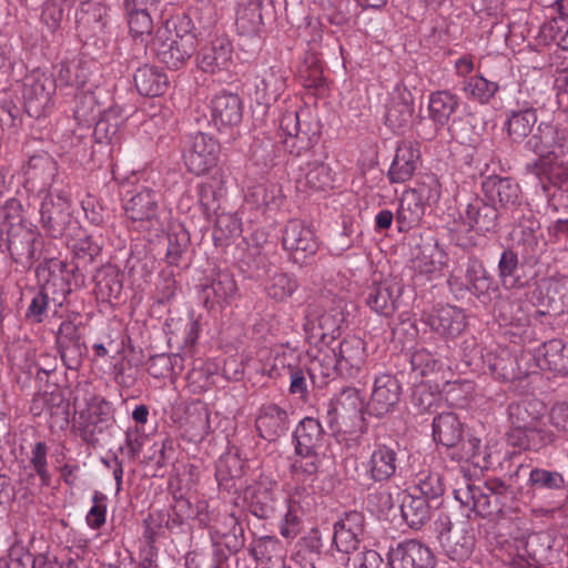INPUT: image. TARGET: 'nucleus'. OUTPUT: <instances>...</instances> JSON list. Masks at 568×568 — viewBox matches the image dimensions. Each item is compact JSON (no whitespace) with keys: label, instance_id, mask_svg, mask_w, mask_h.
<instances>
[{"label":"nucleus","instance_id":"15","mask_svg":"<svg viewBox=\"0 0 568 568\" xmlns=\"http://www.w3.org/2000/svg\"><path fill=\"white\" fill-rule=\"evenodd\" d=\"M55 88L52 77L43 72L34 71L26 77L23 99L28 113L37 118L43 114L50 106Z\"/></svg>","mask_w":568,"mask_h":568},{"label":"nucleus","instance_id":"14","mask_svg":"<svg viewBox=\"0 0 568 568\" xmlns=\"http://www.w3.org/2000/svg\"><path fill=\"white\" fill-rule=\"evenodd\" d=\"M454 497L462 506L469 507L480 517H491L501 514L509 503L493 496L481 487H478L467 479L454 489Z\"/></svg>","mask_w":568,"mask_h":568},{"label":"nucleus","instance_id":"60","mask_svg":"<svg viewBox=\"0 0 568 568\" xmlns=\"http://www.w3.org/2000/svg\"><path fill=\"white\" fill-rule=\"evenodd\" d=\"M242 475L243 463L236 455L226 454L219 458L215 476L220 486L230 488L229 483L233 479L241 478Z\"/></svg>","mask_w":568,"mask_h":568},{"label":"nucleus","instance_id":"23","mask_svg":"<svg viewBox=\"0 0 568 568\" xmlns=\"http://www.w3.org/2000/svg\"><path fill=\"white\" fill-rule=\"evenodd\" d=\"M420 160L419 144L414 141H403L396 148V153L388 170L390 183H404L412 179Z\"/></svg>","mask_w":568,"mask_h":568},{"label":"nucleus","instance_id":"27","mask_svg":"<svg viewBox=\"0 0 568 568\" xmlns=\"http://www.w3.org/2000/svg\"><path fill=\"white\" fill-rule=\"evenodd\" d=\"M278 485L268 478H261L252 488L250 511L260 519L274 516L278 507Z\"/></svg>","mask_w":568,"mask_h":568},{"label":"nucleus","instance_id":"5","mask_svg":"<svg viewBox=\"0 0 568 568\" xmlns=\"http://www.w3.org/2000/svg\"><path fill=\"white\" fill-rule=\"evenodd\" d=\"M280 129L284 134L285 149L296 156L310 151L320 139V131L316 124L302 121L295 110L285 111L280 119Z\"/></svg>","mask_w":568,"mask_h":568},{"label":"nucleus","instance_id":"22","mask_svg":"<svg viewBox=\"0 0 568 568\" xmlns=\"http://www.w3.org/2000/svg\"><path fill=\"white\" fill-rule=\"evenodd\" d=\"M211 118L217 130L236 126L243 118V102L239 94L222 91L211 100Z\"/></svg>","mask_w":568,"mask_h":568},{"label":"nucleus","instance_id":"64","mask_svg":"<svg viewBox=\"0 0 568 568\" xmlns=\"http://www.w3.org/2000/svg\"><path fill=\"white\" fill-rule=\"evenodd\" d=\"M72 252L77 260V267L91 263L101 252V246L91 236L74 241Z\"/></svg>","mask_w":568,"mask_h":568},{"label":"nucleus","instance_id":"24","mask_svg":"<svg viewBox=\"0 0 568 568\" xmlns=\"http://www.w3.org/2000/svg\"><path fill=\"white\" fill-rule=\"evenodd\" d=\"M36 233L23 223H11L7 231V247L13 262L27 267L31 265Z\"/></svg>","mask_w":568,"mask_h":568},{"label":"nucleus","instance_id":"43","mask_svg":"<svg viewBox=\"0 0 568 568\" xmlns=\"http://www.w3.org/2000/svg\"><path fill=\"white\" fill-rule=\"evenodd\" d=\"M294 452V459L290 467L293 477L302 484L314 483L322 465L318 452Z\"/></svg>","mask_w":568,"mask_h":568},{"label":"nucleus","instance_id":"30","mask_svg":"<svg viewBox=\"0 0 568 568\" xmlns=\"http://www.w3.org/2000/svg\"><path fill=\"white\" fill-rule=\"evenodd\" d=\"M414 114L413 95L399 91L390 95L386 103L385 124L394 132L404 131L412 123Z\"/></svg>","mask_w":568,"mask_h":568},{"label":"nucleus","instance_id":"31","mask_svg":"<svg viewBox=\"0 0 568 568\" xmlns=\"http://www.w3.org/2000/svg\"><path fill=\"white\" fill-rule=\"evenodd\" d=\"M483 192L491 202H498L504 209L519 204L520 187L510 178L489 175L481 183Z\"/></svg>","mask_w":568,"mask_h":568},{"label":"nucleus","instance_id":"6","mask_svg":"<svg viewBox=\"0 0 568 568\" xmlns=\"http://www.w3.org/2000/svg\"><path fill=\"white\" fill-rule=\"evenodd\" d=\"M47 273L50 278L45 280L41 290L34 294L27 310L26 317L34 323H41L48 311L57 314L58 307L62 306L65 298V283L59 275L51 274L48 268H39L38 276L45 277Z\"/></svg>","mask_w":568,"mask_h":568},{"label":"nucleus","instance_id":"2","mask_svg":"<svg viewBox=\"0 0 568 568\" xmlns=\"http://www.w3.org/2000/svg\"><path fill=\"white\" fill-rule=\"evenodd\" d=\"M122 207L134 230L155 235L164 231L163 210L160 206L159 194L154 190L142 186L128 191Z\"/></svg>","mask_w":568,"mask_h":568},{"label":"nucleus","instance_id":"54","mask_svg":"<svg viewBox=\"0 0 568 568\" xmlns=\"http://www.w3.org/2000/svg\"><path fill=\"white\" fill-rule=\"evenodd\" d=\"M104 13L105 9L101 3L84 1L75 13V21L79 28L97 32L103 27L102 19Z\"/></svg>","mask_w":568,"mask_h":568},{"label":"nucleus","instance_id":"45","mask_svg":"<svg viewBox=\"0 0 568 568\" xmlns=\"http://www.w3.org/2000/svg\"><path fill=\"white\" fill-rule=\"evenodd\" d=\"M108 403L102 400L99 406L90 405L88 410L81 412L79 416V429L83 440L90 444L98 442V435L103 432L105 419L103 418V406Z\"/></svg>","mask_w":568,"mask_h":568},{"label":"nucleus","instance_id":"35","mask_svg":"<svg viewBox=\"0 0 568 568\" xmlns=\"http://www.w3.org/2000/svg\"><path fill=\"white\" fill-rule=\"evenodd\" d=\"M459 108V98L449 90H438L428 97V116L436 128L448 124Z\"/></svg>","mask_w":568,"mask_h":568},{"label":"nucleus","instance_id":"57","mask_svg":"<svg viewBox=\"0 0 568 568\" xmlns=\"http://www.w3.org/2000/svg\"><path fill=\"white\" fill-rule=\"evenodd\" d=\"M281 193L276 184H258L251 189L246 199L256 207L275 209L282 203Z\"/></svg>","mask_w":568,"mask_h":568},{"label":"nucleus","instance_id":"28","mask_svg":"<svg viewBox=\"0 0 568 568\" xmlns=\"http://www.w3.org/2000/svg\"><path fill=\"white\" fill-rule=\"evenodd\" d=\"M397 452L386 444H375L366 462V475L374 481L390 479L397 469Z\"/></svg>","mask_w":568,"mask_h":568},{"label":"nucleus","instance_id":"40","mask_svg":"<svg viewBox=\"0 0 568 568\" xmlns=\"http://www.w3.org/2000/svg\"><path fill=\"white\" fill-rule=\"evenodd\" d=\"M304 176L297 181V189L304 192H321L333 187L334 176L331 168L322 162L307 163Z\"/></svg>","mask_w":568,"mask_h":568},{"label":"nucleus","instance_id":"12","mask_svg":"<svg viewBox=\"0 0 568 568\" xmlns=\"http://www.w3.org/2000/svg\"><path fill=\"white\" fill-rule=\"evenodd\" d=\"M78 320V315L64 320L57 333L59 352L70 369L78 368L87 354V346L80 332L81 322Z\"/></svg>","mask_w":568,"mask_h":568},{"label":"nucleus","instance_id":"41","mask_svg":"<svg viewBox=\"0 0 568 568\" xmlns=\"http://www.w3.org/2000/svg\"><path fill=\"white\" fill-rule=\"evenodd\" d=\"M134 84L141 95L159 97L168 88V78L156 67L145 64L135 71Z\"/></svg>","mask_w":568,"mask_h":568},{"label":"nucleus","instance_id":"58","mask_svg":"<svg viewBox=\"0 0 568 568\" xmlns=\"http://www.w3.org/2000/svg\"><path fill=\"white\" fill-rule=\"evenodd\" d=\"M334 417L329 419V427L336 432L357 435L364 433L365 418L363 413L332 412Z\"/></svg>","mask_w":568,"mask_h":568},{"label":"nucleus","instance_id":"21","mask_svg":"<svg viewBox=\"0 0 568 568\" xmlns=\"http://www.w3.org/2000/svg\"><path fill=\"white\" fill-rule=\"evenodd\" d=\"M426 324L443 337L455 338L466 327V315L459 307L437 305L426 316Z\"/></svg>","mask_w":568,"mask_h":568},{"label":"nucleus","instance_id":"53","mask_svg":"<svg viewBox=\"0 0 568 568\" xmlns=\"http://www.w3.org/2000/svg\"><path fill=\"white\" fill-rule=\"evenodd\" d=\"M527 486L532 490H560L566 481L561 473L545 468L528 469Z\"/></svg>","mask_w":568,"mask_h":568},{"label":"nucleus","instance_id":"39","mask_svg":"<svg viewBox=\"0 0 568 568\" xmlns=\"http://www.w3.org/2000/svg\"><path fill=\"white\" fill-rule=\"evenodd\" d=\"M295 449L300 452H318L323 446L324 430L313 417L303 418L294 430Z\"/></svg>","mask_w":568,"mask_h":568},{"label":"nucleus","instance_id":"51","mask_svg":"<svg viewBox=\"0 0 568 568\" xmlns=\"http://www.w3.org/2000/svg\"><path fill=\"white\" fill-rule=\"evenodd\" d=\"M566 345L561 339H551L542 345V359L539 366L542 369L561 373L568 369V355Z\"/></svg>","mask_w":568,"mask_h":568},{"label":"nucleus","instance_id":"38","mask_svg":"<svg viewBox=\"0 0 568 568\" xmlns=\"http://www.w3.org/2000/svg\"><path fill=\"white\" fill-rule=\"evenodd\" d=\"M237 286L233 275L227 271L216 272L211 283L203 288L205 304L229 303L236 294Z\"/></svg>","mask_w":568,"mask_h":568},{"label":"nucleus","instance_id":"42","mask_svg":"<svg viewBox=\"0 0 568 568\" xmlns=\"http://www.w3.org/2000/svg\"><path fill=\"white\" fill-rule=\"evenodd\" d=\"M537 122V113L534 108L510 110L504 124L507 134L513 142L524 141L532 131Z\"/></svg>","mask_w":568,"mask_h":568},{"label":"nucleus","instance_id":"47","mask_svg":"<svg viewBox=\"0 0 568 568\" xmlns=\"http://www.w3.org/2000/svg\"><path fill=\"white\" fill-rule=\"evenodd\" d=\"M297 278L290 273L274 272L265 284L267 296L276 302H286L298 288Z\"/></svg>","mask_w":568,"mask_h":568},{"label":"nucleus","instance_id":"59","mask_svg":"<svg viewBox=\"0 0 568 568\" xmlns=\"http://www.w3.org/2000/svg\"><path fill=\"white\" fill-rule=\"evenodd\" d=\"M440 394L424 383L415 385L410 395L413 407L420 414L435 412L440 405Z\"/></svg>","mask_w":568,"mask_h":568},{"label":"nucleus","instance_id":"1","mask_svg":"<svg viewBox=\"0 0 568 568\" xmlns=\"http://www.w3.org/2000/svg\"><path fill=\"white\" fill-rule=\"evenodd\" d=\"M197 44L191 19L175 16L168 19L152 40V50L169 69L179 70L195 52Z\"/></svg>","mask_w":568,"mask_h":568},{"label":"nucleus","instance_id":"25","mask_svg":"<svg viewBox=\"0 0 568 568\" xmlns=\"http://www.w3.org/2000/svg\"><path fill=\"white\" fill-rule=\"evenodd\" d=\"M197 64L201 70L215 73L229 70L233 64V45L225 37L213 39L197 55Z\"/></svg>","mask_w":568,"mask_h":568},{"label":"nucleus","instance_id":"13","mask_svg":"<svg viewBox=\"0 0 568 568\" xmlns=\"http://www.w3.org/2000/svg\"><path fill=\"white\" fill-rule=\"evenodd\" d=\"M288 71L280 63L261 65L254 85V98L258 104L270 106L287 88Z\"/></svg>","mask_w":568,"mask_h":568},{"label":"nucleus","instance_id":"11","mask_svg":"<svg viewBox=\"0 0 568 568\" xmlns=\"http://www.w3.org/2000/svg\"><path fill=\"white\" fill-rule=\"evenodd\" d=\"M562 310L555 307L549 302L547 306L542 308H534L528 302L524 301L523 297L516 293H511L506 297H503L497 303V316L504 325H511L517 327L527 326L530 322V317H538L549 315L551 313H560Z\"/></svg>","mask_w":568,"mask_h":568},{"label":"nucleus","instance_id":"56","mask_svg":"<svg viewBox=\"0 0 568 568\" xmlns=\"http://www.w3.org/2000/svg\"><path fill=\"white\" fill-rule=\"evenodd\" d=\"M519 261L517 253L511 250H505L498 263V276L505 288H514L521 285L518 276Z\"/></svg>","mask_w":568,"mask_h":568},{"label":"nucleus","instance_id":"7","mask_svg":"<svg viewBox=\"0 0 568 568\" xmlns=\"http://www.w3.org/2000/svg\"><path fill=\"white\" fill-rule=\"evenodd\" d=\"M446 253L434 239L422 241L412 252L413 281L424 285L437 278L446 264Z\"/></svg>","mask_w":568,"mask_h":568},{"label":"nucleus","instance_id":"48","mask_svg":"<svg viewBox=\"0 0 568 568\" xmlns=\"http://www.w3.org/2000/svg\"><path fill=\"white\" fill-rule=\"evenodd\" d=\"M263 24L260 2H250L237 11L236 29L241 36L256 37L262 32Z\"/></svg>","mask_w":568,"mask_h":568},{"label":"nucleus","instance_id":"29","mask_svg":"<svg viewBox=\"0 0 568 568\" xmlns=\"http://www.w3.org/2000/svg\"><path fill=\"white\" fill-rule=\"evenodd\" d=\"M465 224L479 233L493 232L498 225V213L494 204L473 197L460 213Z\"/></svg>","mask_w":568,"mask_h":568},{"label":"nucleus","instance_id":"49","mask_svg":"<svg viewBox=\"0 0 568 568\" xmlns=\"http://www.w3.org/2000/svg\"><path fill=\"white\" fill-rule=\"evenodd\" d=\"M123 118L118 109L110 108L103 112L94 126V138L99 143H115L119 141V133Z\"/></svg>","mask_w":568,"mask_h":568},{"label":"nucleus","instance_id":"16","mask_svg":"<svg viewBox=\"0 0 568 568\" xmlns=\"http://www.w3.org/2000/svg\"><path fill=\"white\" fill-rule=\"evenodd\" d=\"M282 245L288 252L290 258L300 264L317 251L313 231L298 220H290L286 223L283 230Z\"/></svg>","mask_w":568,"mask_h":568},{"label":"nucleus","instance_id":"36","mask_svg":"<svg viewBox=\"0 0 568 568\" xmlns=\"http://www.w3.org/2000/svg\"><path fill=\"white\" fill-rule=\"evenodd\" d=\"M440 546L452 560L463 561L469 558L475 546V537L469 524L463 521L460 526L455 528L453 535L443 538Z\"/></svg>","mask_w":568,"mask_h":568},{"label":"nucleus","instance_id":"10","mask_svg":"<svg viewBox=\"0 0 568 568\" xmlns=\"http://www.w3.org/2000/svg\"><path fill=\"white\" fill-rule=\"evenodd\" d=\"M526 148L542 158H564L568 154V128L541 122L527 140Z\"/></svg>","mask_w":568,"mask_h":568},{"label":"nucleus","instance_id":"9","mask_svg":"<svg viewBox=\"0 0 568 568\" xmlns=\"http://www.w3.org/2000/svg\"><path fill=\"white\" fill-rule=\"evenodd\" d=\"M40 216L50 236H62L72 217L70 195L64 191L50 192L41 203Z\"/></svg>","mask_w":568,"mask_h":568},{"label":"nucleus","instance_id":"46","mask_svg":"<svg viewBox=\"0 0 568 568\" xmlns=\"http://www.w3.org/2000/svg\"><path fill=\"white\" fill-rule=\"evenodd\" d=\"M122 276L113 267H104L95 275V294L103 302L118 300L122 292Z\"/></svg>","mask_w":568,"mask_h":568},{"label":"nucleus","instance_id":"50","mask_svg":"<svg viewBox=\"0 0 568 568\" xmlns=\"http://www.w3.org/2000/svg\"><path fill=\"white\" fill-rule=\"evenodd\" d=\"M223 174L215 172L211 181L203 182L197 186L199 203L203 214L210 217L217 207V201L222 196Z\"/></svg>","mask_w":568,"mask_h":568},{"label":"nucleus","instance_id":"52","mask_svg":"<svg viewBox=\"0 0 568 568\" xmlns=\"http://www.w3.org/2000/svg\"><path fill=\"white\" fill-rule=\"evenodd\" d=\"M498 89L499 87L496 82L488 81L481 75H473L462 82V90L465 95L480 103H488Z\"/></svg>","mask_w":568,"mask_h":568},{"label":"nucleus","instance_id":"62","mask_svg":"<svg viewBox=\"0 0 568 568\" xmlns=\"http://www.w3.org/2000/svg\"><path fill=\"white\" fill-rule=\"evenodd\" d=\"M315 505V493L311 484L295 486L287 498V507L293 509V511L307 514L313 510Z\"/></svg>","mask_w":568,"mask_h":568},{"label":"nucleus","instance_id":"26","mask_svg":"<svg viewBox=\"0 0 568 568\" xmlns=\"http://www.w3.org/2000/svg\"><path fill=\"white\" fill-rule=\"evenodd\" d=\"M255 427L262 438L274 442L288 430V414L276 404L263 405L258 410Z\"/></svg>","mask_w":568,"mask_h":568},{"label":"nucleus","instance_id":"63","mask_svg":"<svg viewBox=\"0 0 568 568\" xmlns=\"http://www.w3.org/2000/svg\"><path fill=\"white\" fill-rule=\"evenodd\" d=\"M154 10H135V11H124L125 18L128 21V26L130 29V33L134 38H141L144 40V37H150L153 30V19L152 12Z\"/></svg>","mask_w":568,"mask_h":568},{"label":"nucleus","instance_id":"44","mask_svg":"<svg viewBox=\"0 0 568 568\" xmlns=\"http://www.w3.org/2000/svg\"><path fill=\"white\" fill-rule=\"evenodd\" d=\"M403 518L412 528L418 529L430 519L428 499L410 493L404 494L400 504Z\"/></svg>","mask_w":568,"mask_h":568},{"label":"nucleus","instance_id":"17","mask_svg":"<svg viewBox=\"0 0 568 568\" xmlns=\"http://www.w3.org/2000/svg\"><path fill=\"white\" fill-rule=\"evenodd\" d=\"M403 285L396 278L373 283L366 294L367 306L381 316H392L399 306Z\"/></svg>","mask_w":568,"mask_h":568},{"label":"nucleus","instance_id":"37","mask_svg":"<svg viewBox=\"0 0 568 568\" xmlns=\"http://www.w3.org/2000/svg\"><path fill=\"white\" fill-rule=\"evenodd\" d=\"M464 436V427L455 413H442L433 420V437L435 442L450 449Z\"/></svg>","mask_w":568,"mask_h":568},{"label":"nucleus","instance_id":"32","mask_svg":"<svg viewBox=\"0 0 568 568\" xmlns=\"http://www.w3.org/2000/svg\"><path fill=\"white\" fill-rule=\"evenodd\" d=\"M508 440L513 446L525 450L538 452L541 448L555 443L556 435L538 426L537 424L526 427H511L508 433Z\"/></svg>","mask_w":568,"mask_h":568},{"label":"nucleus","instance_id":"3","mask_svg":"<svg viewBox=\"0 0 568 568\" xmlns=\"http://www.w3.org/2000/svg\"><path fill=\"white\" fill-rule=\"evenodd\" d=\"M320 356L318 361L324 364L326 376L332 372H338L354 377L366 363V347L362 338L349 336L344 338L337 348L331 346L320 348Z\"/></svg>","mask_w":568,"mask_h":568},{"label":"nucleus","instance_id":"55","mask_svg":"<svg viewBox=\"0 0 568 568\" xmlns=\"http://www.w3.org/2000/svg\"><path fill=\"white\" fill-rule=\"evenodd\" d=\"M425 499H437L445 491L443 478L439 473L433 470H422L416 474L414 487Z\"/></svg>","mask_w":568,"mask_h":568},{"label":"nucleus","instance_id":"33","mask_svg":"<svg viewBox=\"0 0 568 568\" xmlns=\"http://www.w3.org/2000/svg\"><path fill=\"white\" fill-rule=\"evenodd\" d=\"M449 450L448 456L453 460L468 463L480 470L488 469L490 466L488 448L484 446L481 440L477 437H463L460 442Z\"/></svg>","mask_w":568,"mask_h":568},{"label":"nucleus","instance_id":"20","mask_svg":"<svg viewBox=\"0 0 568 568\" xmlns=\"http://www.w3.org/2000/svg\"><path fill=\"white\" fill-rule=\"evenodd\" d=\"M400 384L390 374L375 377L374 387L368 403L371 412L378 417L394 410L400 399Z\"/></svg>","mask_w":568,"mask_h":568},{"label":"nucleus","instance_id":"34","mask_svg":"<svg viewBox=\"0 0 568 568\" xmlns=\"http://www.w3.org/2000/svg\"><path fill=\"white\" fill-rule=\"evenodd\" d=\"M426 205L422 202L420 195L410 190L405 191L398 203L395 221L399 232H407L416 227L424 214Z\"/></svg>","mask_w":568,"mask_h":568},{"label":"nucleus","instance_id":"19","mask_svg":"<svg viewBox=\"0 0 568 568\" xmlns=\"http://www.w3.org/2000/svg\"><path fill=\"white\" fill-rule=\"evenodd\" d=\"M390 568H435L433 551L424 544L410 539L398 544L389 551Z\"/></svg>","mask_w":568,"mask_h":568},{"label":"nucleus","instance_id":"61","mask_svg":"<svg viewBox=\"0 0 568 568\" xmlns=\"http://www.w3.org/2000/svg\"><path fill=\"white\" fill-rule=\"evenodd\" d=\"M409 363L416 378L439 372L443 368V363L425 348L412 352Z\"/></svg>","mask_w":568,"mask_h":568},{"label":"nucleus","instance_id":"18","mask_svg":"<svg viewBox=\"0 0 568 568\" xmlns=\"http://www.w3.org/2000/svg\"><path fill=\"white\" fill-rule=\"evenodd\" d=\"M565 541L550 531H538L523 542L526 555L538 565H555L561 560Z\"/></svg>","mask_w":568,"mask_h":568},{"label":"nucleus","instance_id":"4","mask_svg":"<svg viewBox=\"0 0 568 568\" xmlns=\"http://www.w3.org/2000/svg\"><path fill=\"white\" fill-rule=\"evenodd\" d=\"M345 302L333 301L328 305L314 307L307 315L304 328L311 332L312 337L321 339L325 346L336 339L346 321Z\"/></svg>","mask_w":568,"mask_h":568},{"label":"nucleus","instance_id":"8","mask_svg":"<svg viewBox=\"0 0 568 568\" xmlns=\"http://www.w3.org/2000/svg\"><path fill=\"white\" fill-rule=\"evenodd\" d=\"M220 144L212 136L197 132L184 145L183 159L191 173L201 175L217 164Z\"/></svg>","mask_w":568,"mask_h":568}]
</instances>
